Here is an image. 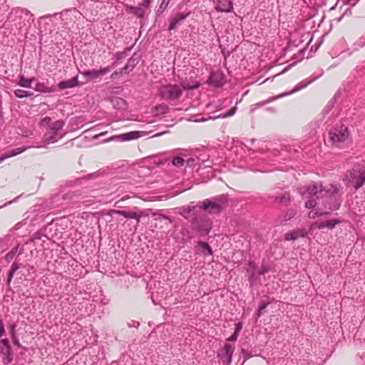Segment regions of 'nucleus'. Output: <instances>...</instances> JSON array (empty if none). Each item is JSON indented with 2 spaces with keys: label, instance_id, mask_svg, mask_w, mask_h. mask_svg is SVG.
<instances>
[{
  "label": "nucleus",
  "instance_id": "nucleus-12",
  "mask_svg": "<svg viewBox=\"0 0 365 365\" xmlns=\"http://www.w3.org/2000/svg\"><path fill=\"white\" fill-rule=\"evenodd\" d=\"M257 265L254 262H249L247 265L246 270L250 274L248 280L250 286H253L259 279V272H256Z\"/></svg>",
  "mask_w": 365,
  "mask_h": 365
},
{
  "label": "nucleus",
  "instance_id": "nucleus-48",
  "mask_svg": "<svg viewBox=\"0 0 365 365\" xmlns=\"http://www.w3.org/2000/svg\"><path fill=\"white\" fill-rule=\"evenodd\" d=\"M0 343L3 344L4 347L10 346L9 339H1Z\"/></svg>",
  "mask_w": 365,
  "mask_h": 365
},
{
  "label": "nucleus",
  "instance_id": "nucleus-45",
  "mask_svg": "<svg viewBox=\"0 0 365 365\" xmlns=\"http://www.w3.org/2000/svg\"><path fill=\"white\" fill-rule=\"evenodd\" d=\"M238 336H239V334H237V333L234 332V333L232 334V335L231 336H230V337L227 339V341H232H232H235L237 339Z\"/></svg>",
  "mask_w": 365,
  "mask_h": 365
},
{
  "label": "nucleus",
  "instance_id": "nucleus-32",
  "mask_svg": "<svg viewBox=\"0 0 365 365\" xmlns=\"http://www.w3.org/2000/svg\"><path fill=\"white\" fill-rule=\"evenodd\" d=\"M184 163H185V160L183 158H182L181 157H175L173 159V161H172V163L173 165L176 166V167H182L183 165H184Z\"/></svg>",
  "mask_w": 365,
  "mask_h": 365
},
{
  "label": "nucleus",
  "instance_id": "nucleus-1",
  "mask_svg": "<svg viewBox=\"0 0 365 365\" xmlns=\"http://www.w3.org/2000/svg\"><path fill=\"white\" fill-rule=\"evenodd\" d=\"M298 192L300 195L305 197H316L317 199L329 197L331 200H334V203L329 207L330 210H336L340 207V203L337 201L335 195L338 189L332 185L329 190H325L321 183L314 182L299 187Z\"/></svg>",
  "mask_w": 365,
  "mask_h": 365
},
{
  "label": "nucleus",
  "instance_id": "nucleus-24",
  "mask_svg": "<svg viewBox=\"0 0 365 365\" xmlns=\"http://www.w3.org/2000/svg\"><path fill=\"white\" fill-rule=\"evenodd\" d=\"M297 214V210L294 208L289 209L286 211L284 215L282 217L280 220L282 222H287L292 219Z\"/></svg>",
  "mask_w": 365,
  "mask_h": 365
},
{
  "label": "nucleus",
  "instance_id": "nucleus-52",
  "mask_svg": "<svg viewBox=\"0 0 365 365\" xmlns=\"http://www.w3.org/2000/svg\"><path fill=\"white\" fill-rule=\"evenodd\" d=\"M151 0H143L142 6L144 7H148L150 5Z\"/></svg>",
  "mask_w": 365,
  "mask_h": 365
},
{
  "label": "nucleus",
  "instance_id": "nucleus-19",
  "mask_svg": "<svg viewBox=\"0 0 365 365\" xmlns=\"http://www.w3.org/2000/svg\"><path fill=\"white\" fill-rule=\"evenodd\" d=\"M78 77L76 76V77H73L68 81H61L58 83V86L61 90H63L66 88H73V87L78 86Z\"/></svg>",
  "mask_w": 365,
  "mask_h": 365
},
{
  "label": "nucleus",
  "instance_id": "nucleus-28",
  "mask_svg": "<svg viewBox=\"0 0 365 365\" xmlns=\"http://www.w3.org/2000/svg\"><path fill=\"white\" fill-rule=\"evenodd\" d=\"M170 0H161V3L157 9V14L160 15L167 9Z\"/></svg>",
  "mask_w": 365,
  "mask_h": 365
},
{
  "label": "nucleus",
  "instance_id": "nucleus-51",
  "mask_svg": "<svg viewBox=\"0 0 365 365\" xmlns=\"http://www.w3.org/2000/svg\"><path fill=\"white\" fill-rule=\"evenodd\" d=\"M20 197H21V195L17 196V197H15L13 200H11V201H9V202H6V203L4 205V206H6L7 205H11V204L12 202H16V201L20 198ZM3 207H4V205H3ZM1 207H2V206H1Z\"/></svg>",
  "mask_w": 365,
  "mask_h": 365
},
{
  "label": "nucleus",
  "instance_id": "nucleus-58",
  "mask_svg": "<svg viewBox=\"0 0 365 365\" xmlns=\"http://www.w3.org/2000/svg\"><path fill=\"white\" fill-rule=\"evenodd\" d=\"M118 75H121V74L120 73V72H119V73H118V72H114V73H113L111 74L110 78H115L117 76H118Z\"/></svg>",
  "mask_w": 365,
  "mask_h": 365
},
{
  "label": "nucleus",
  "instance_id": "nucleus-46",
  "mask_svg": "<svg viewBox=\"0 0 365 365\" xmlns=\"http://www.w3.org/2000/svg\"><path fill=\"white\" fill-rule=\"evenodd\" d=\"M4 334H5L4 326V324H3V322L1 321V319H0V337L2 336L3 335H4Z\"/></svg>",
  "mask_w": 365,
  "mask_h": 365
},
{
  "label": "nucleus",
  "instance_id": "nucleus-40",
  "mask_svg": "<svg viewBox=\"0 0 365 365\" xmlns=\"http://www.w3.org/2000/svg\"><path fill=\"white\" fill-rule=\"evenodd\" d=\"M3 361L5 364H10L13 360V354H11L7 356H4Z\"/></svg>",
  "mask_w": 365,
  "mask_h": 365
},
{
  "label": "nucleus",
  "instance_id": "nucleus-8",
  "mask_svg": "<svg viewBox=\"0 0 365 365\" xmlns=\"http://www.w3.org/2000/svg\"><path fill=\"white\" fill-rule=\"evenodd\" d=\"M115 66V63H113L110 66H106L99 70H91L86 71L82 73L83 76L88 78V80H95L99 78L101 76L105 75L109 73Z\"/></svg>",
  "mask_w": 365,
  "mask_h": 365
},
{
  "label": "nucleus",
  "instance_id": "nucleus-44",
  "mask_svg": "<svg viewBox=\"0 0 365 365\" xmlns=\"http://www.w3.org/2000/svg\"><path fill=\"white\" fill-rule=\"evenodd\" d=\"M50 122H51V118L49 117H45L44 118H43L41 120V125L43 126V125H48L50 123Z\"/></svg>",
  "mask_w": 365,
  "mask_h": 365
},
{
  "label": "nucleus",
  "instance_id": "nucleus-41",
  "mask_svg": "<svg viewBox=\"0 0 365 365\" xmlns=\"http://www.w3.org/2000/svg\"><path fill=\"white\" fill-rule=\"evenodd\" d=\"M270 270V267L267 265H262L261 270L259 272V274H264Z\"/></svg>",
  "mask_w": 365,
  "mask_h": 365
},
{
  "label": "nucleus",
  "instance_id": "nucleus-50",
  "mask_svg": "<svg viewBox=\"0 0 365 365\" xmlns=\"http://www.w3.org/2000/svg\"><path fill=\"white\" fill-rule=\"evenodd\" d=\"M236 111V108H234L233 109H232L228 113H227L226 115H224V117H229V116H232L235 114Z\"/></svg>",
  "mask_w": 365,
  "mask_h": 365
},
{
  "label": "nucleus",
  "instance_id": "nucleus-53",
  "mask_svg": "<svg viewBox=\"0 0 365 365\" xmlns=\"http://www.w3.org/2000/svg\"><path fill=\"white\" fill-rule=\"evenodd\" d=\"M41 239V234L38 233V232H36L34 235V237H33V240H40Z\"/></svg>",
  "mask_w": 365,
  "mask_h": 365
},
{
  "label": "nucleus",
  "instance_id": "nucleus-26",
  "mask_svg": "<svg viewBox=\"0 0 365 365\" xmlns=\"http://www.w3.org/2000/svg\"><path fill=\"white\" fill-rule=\"evenodd\" d=\"M14 95L19 98H23L24 97L31 96H33V93L30 91H26L22 89H16L14 91Z\"/></svg>",
  "mask_w": 365,
  "mask_h": 365
},
{
  "label": "nucleus",
  "instance_id": "nucleus-7",
  "mask_svg": "<svg viewBox=\"0 0 365 365\" xmlns=\"http://www.w3.org/2000/svg\"><path fill=\"white\" fill-rule=\"evenodd\" d=\"M192 226L200 237H205L209 234L211 230V221L202 217H196L192 222Z\"/></svg>",
  "mask_w": 365,
  "mask_h": 365
},
{
  "label": "nucleus",
  "instance_id": "nucleus-33",
  "mask_svg": "<svg viewBox=\"0 0 365 365\" xmlns=\"http://www.w3.org/2000/svg\"><path fill=\"white\" fill-rule=\"evenodd\" d=\"M269 302H263L262 303L258 309L257 313V317L259 318L262 314L263 311L266 309V307L268 306Z\"/></svg>",
  "mask_w": 365,
  "mask_h": 365
},
{
  "label": "nucleus",
  "instance_id": "nucleus-59",
  "mask_svg": "<svg viewBox=\"0 0 365 365\" xmlns=\"http://www.w3.org/2000/svg\"><path fill=\"white\" fill-rule=\"evenodd\" d=\"M15 327L16 325L15 324H12L11 326V334H12V331H15L14 329H15Z\"/></svg>",
  "mask_w": 365,
  "mask_h": 365
},
{
  "label": "nucleus",
  "instance_id": "nucleus-63",
  "mask_svg": "<svg viewBox=\"0 0 365 365\" xmlns=\"http://www.w3.org/2000/svg\"><path fill=\"white\" fill-rule=\"evenodd\" d=\"M30 269H34V267L33 266H29Z\"/></svg>",
  "mask_w": 365,
  "mask_h": 365
},
{
  "label": "nucleus",
  "instance_id": "nucleus-56",
  "mask_svg": "<svg viewBox=\"0 0 365 365\" xmlns=\"http://www.w3.org/2000/svg\"><path fill=\"white\" fill-rule=\"evenodd\" d=\"M94 176H95V174H94V173H93V174H89V175H88L87 176H86V177L84 178V179H85V180H89V179L93 178Z\"/></svg>",
  "mask_w": 365,
  "mask_h": 365
},
{
  "label": "nucleus",
  "instance_id": "nucleus-16",
  "mask_svg": "<svg viewBox=\"0 0 365 365\" xmlns=\"http://www.w3.org/2000/svg\"><path fill=\"white\" fill-rule=\"evenodd\" d=\"M140 137L139 132L138 131H132L129 133H126L125 134L120 135H116L113 138H110L107 141H110L113 139H120L122 141H129L131 140L137 139Z\"/></svg>",
  "mask_w": 365,
  "mask_h": 365
},
{
  "label": "nucleus",
  "instance_id": "nucleus-18",
  "mask_svg": "<svg viewBox=\"0 0 365 365\" xmlns=\"http://www.w3.org/2000/svg\"><path fill=\"white\" fill-rule=\"evenodd\" d=\"M24 246L18 244L16 247H13L5 257L6 261L10 262L13 258L16 256V254L19 255L23 254L24 252Z\"/></svg>",
  "mask_w": 365,
  "mask_h": 365
},
{
  "label": "nucleus",
  "instance_id": "nucleus-10",
  "mask_svg": "<svg viewBox=\"0 0 365 365\" xmlns=\"http://www.w3.org/2000/svg\"><path fill=\"white\" fill-rule=\"evenodd\" d=\"M215 9L217 12L230 13L233 11V4L230 0H217Z\"/></svg>",
  "mask_w": 365,
  "mask_h": 365
},
{
  "label": "nucleus",
  "instance_id": "nucleus-39",
  "mask_svg": "<svg viewBox=\"0 0 365 365\" xmlns=\"http://www.w3.org/2000/svg\"><path fill=\"white\" fill-rule=\"evenodd\" d=\"M75 195H75L74 192H68L63 195L62 199L64 200H71V199H73Z\"/></svg>",
  "mask_w": 365,
  "mask_h": 365
},
{
  "label": "nucleus",
  "instance_id": "nucleus-38",
  "mask_svg": "<svg viewBox=\"0 0 365 365\" xmlns=\"http://www.w3.org/2000/svg\"><path fill=\"white\" fill-rule=\"evenodd\" d=\"M11 338H12V341H13L14 344L18 347H20L21 344L15 334V331H12Z\"/></svg>",
  "mask_w": 365,
  "mask_h": 365
},
{
  "label": "nucleus",
  "instance_id": "nucleus-34",
  "mask_svg": "<svg viewBox=\"0 0 365 365\" xmlns=\"http://www.w3.org/2000/svg\"><path fill=\"white\" fill-rule=\"evenodd\" d=\"M0 354L3 356H7L13 354L11 346L2 347L0 349Z\"/></svg>",
  "mask_w": 365,
  "mask_h": 365
},
{
  "label": "nucleus",
  "instance_id": "nucleus-54",
  "mask_svg": "<svg viewBox=\"0 0 365 365\" xmlns=\"http://www.w3.org/2000/svg\"><path fill=\"white\" fill-rule=\"evenodd\" d=\"M115 101L118 103V104H125V101L123 99L120 98H117L115 99Z\"/></svg>",
  "mask_w": 365,
  "mask_h": 365
},
{
  "label": "nucleus",
  "instance_id": "nucleus-3",
  "mask_svg": "<svg viewBox=\"0 0 365 365\" xmlns=\"http://www.w3.org/2000/svg\"><path fill=\"white\" fill-rule=\"evenodd\" d=\"M329 143L331 146L343 148L350 143L348 128L344 125L334 127L329 132Z\"/></svg>",
  "mask_w": 365,
  "mask_h": 365
},
{
  "label": "nucleus",
  "instance_id": "nucleus-36",
  "mask_svg": "<svg viewBox=\"0 0 365 365\" xmlns=\"http://www.w3.org/2000/svg\"><path fill=\"white\" fill-rule=\"evenodd\" d=\"M153 216L155 217V220H159V219H165V220H168L169 222H171V220H170V217L168 216L162 215L160 213L153 212Z\"/></svg>",
  "mask_w": 365,
  "mask_h": 365
},
{
  "label": "nucleus",
  "instance_id": "nucleus-4",
  "mask_svg": "<svg viewBox=\"0 0 365 365\" xmlns=\"http://www.w3.org/2000/svg\"><path fill=\"white\" fill-rule=\"evenodd\" d=\"M227 201L226 195H221L212 200H204L200 207L210 214L220 213Z\"/></svg>",
  "mask_w": 365,
  "mask_h": 365
},
{
  "label": "nucleus",
  "instance_id": "nucleus-14",
  "mask_svg": "<svg viewBox=\"0 0 365 365\" xmlns=\"http://www.w3.org/2000/svg\"><path fill=\"white\" fill-rule=\"evenodd\" d=\"M189 15L187 14L179 13L176 14L174 17L170 19V23L169 26V30H174L178 25H180L181 23Z\"/></svg>",
  "mask_w": 365,
  "mask_h": 365
},
{
  "label": "nucleus",
  "instance_id": "nucleus-30",
  "mask_svg": "<svg viewBox=\"0 0 365 365\" xmlns=\"http://www.w3.org/2000/svg\"><path fill=\"white\" fill-rule=\"evenodd\" d=\"M130 10L133 14H134L135 15L138 16L140 18H142L144 16L145 11L141 8L131 6Z\"/></svg>",
  "mask_w": 365,
  "mask_h": 365
},
{
  "label": "nucleus",
  "instance_id": "nucleus-11",
  "mask_svg": "<svg viewBox=\"0 0 365 365\" xmlns=\"http://www.w3.org/2000/svg\"><path fill=\"white\" fill-rule=\"evenodd\" d=\"M208 81L215 87H221L225 83V75L222 71L212 72Z\"/></svg>",
  "mask_w": 365,
  "mask_h": 365
},
{
  "label": "nucleus",
  "instance_id": "nucleus-17",
  "mask_svg": "<svg viewBox=\"0 0 365 365\" xmlns=\"http://www.w3.org/2000/svg\"><path fill=\"white\" fill-rule=\"evenodd\" d=\"M234 350L235 348L232 345L226 344L222 350V359L227 363H230Z\"/></svg>",
  "mask_w": 365,
  "mask_h": 365
},
{
  "label": "nucleus",
  "instance_id": "nucleus-5",
  "mask_svg": "<svg viewBox=\"0 0 365 365\" xmlns=\"http://www.w3.org/2000/svg\"><path fill=\"white\" fill-rule=\"evenodd\" d=\"M65 122L62 120H58L50 125L45 132L43 139V142L46 144L54 143L57 142L58 139L63 137V135H59V131L63 128Z\"/></svg>",
  "mask_w": 365,
  "mask_h": 365
},
{
  "label": "nucleus",
  "instance_id": "nucleus-35",
  "mask_svg": "<svg viewBox=\"0 0 365 365\" xmlns=\"http://www.w3.org/2000/svg\"><path fill=\"white\" fill-rule=\"evenodd\" d=\"M129 50L130 48H126L125 51L116 53L115 55L116 61L123 59L126 56V51Z\"/></svg>",
  "mask_w": 365,
  "mask_h": 365
},
{
  "label": "nucleus",
  "instance_id": "nucleus-2",
  "mask_svg": "<svg viewBox=\"0 0 365 365\" xmlns=\"http://www.w3.org/2000/svg\"><path fill=\"white\" fill-rule=\"evenodd\" d=\"M197 84L190 86L184 84L182 86L177 84H167L158 88V96L160 98L168 101H178L182 95L183 90L197 88Z\"/></svg>",
  "mask_w": 365,
  "mask_h": 365
},
{
  "label": "nucleus",
  "instance_id": "nucleus-42",
  "mask_svg": "<svg viewBox=\"0 0 365 365\" xmlns=\"http://www.w3.org/2000/svg\"><path fill=\"white\" fill-rule=\"evenodd\" d=\"M14 274H15V272L11 271V270L9 272L8 275H7V280H6L7 284L9 285L11 284Z\"/></svg>",
  "mask_w": 365,
  "mask_h": 365
},
{
  "label": "nucleus",
  "instance_id": "nucleus-62",
  "mask_svg": "<svg viewBox=\"0 0 365 365\" xmlns=\"http://www.w3.org/2000/svg\"><path fill=\"white\" fill-rule=\"evenodd\" d=\"M329 107L330 108H331L333 107V103H331V104H330V103H329Z\"/></svg>",
  "mask_w": 365,
  "mask_h": 365
},
{
  "label": "nucleus",
  "instance_id": "nucleus-31",
  "mask_svg": "<svg viewBox=\"0 0 365 365\" xmlns=\"http://www.w3.org/2000/svg\"><path fill=\"white\" fill-rule=\"evenodd\" d=\"M26 150V148H16V149L12 150L9 153H7L6 155H7L8 158H11V157L16 156V155L23 153Z\"/></svg>",
  "mask_w": 365,
  "mask_h": 365
},
{
  "label": "nucleus",
  "instance_id": "nucleus-47",
  "mask_svg": "<svg viewBox=\"0 0 365 365\" xmlns=\"http://www.w3.org/2000/svg\"><path fill=\"white\" fill-rule=\"evenodd\" d=\"M242 326L240 322L236 324L235 332L239 334V333L242 330Z\"/></svg>",
  "mask_w": 365,
  "mask_h": 365
},
{
  "label": "nucleus",
  "instance_id": "nucleus-15",
  "mask_svg": "<svg viewBox=\"0 0 365 365\" xmlns=\"http://www.w3.org/2000/svg\"><path fill=\"white\" fill-rule=\"evenodd\" d=\"M115 212L119 215L123 216L125 218L135 219V220H137L138 223L139 222L140 219L141 217L146 216V215H145L143 212H140V213H137V212H128V211L123 210H115Z\"/></svg>",
  "mask_w": 365,
  "mask_h": 365
},
{
  "label": "nucleus",
  "instance_id": "nucleus-20",
  "mask_svg": "<svg viewBox=\"0 0 365 365\" xmlns=\"http://www.w3.org/2000/svg\"><path fill=\"white\" fill-rule=\"evenodd\" d=\"M291 197L289 193L284 192L282 193L279 196H276L274 198V202L277 204L281 205H288V203L290 202Z\"/></svg>",
  "mask_w": 365,
  "mask_h": 365
},
{
  "label": "nucleus",
  "instance_id": "nucleus-43",
  "mask_svg": "<svg viewBox=\"0 0 365 365\" xmlns=\"http://www.w3.org/2000/svg\"><path fill=\"white\" fill-rule=\"evenodd\" d=\"M20 268V264L16 262H14L12 265H11V271L14 272H16Z\"/></svg>",
  "mask_w": 365,
  "mask_h": 365
},
{
  "label": "nucleus",
  "instance_id": "nucleus-27",
  "mask_svg": "<svg viewBox=\"0 0 365 365\" xmlns=\"http://www.w3.org/2000/svg\"><path fill=\"white\" fill-rule=\"evenodd\" d=\"M197 245H198L199 247H200L202 249V252L207 251L206 255H212V250L210 246L208 245V243L202 242V241H199Z\"/></svg>",
  "mask_w": 365,
  "mask_h": 365
},
{
  "label": "nucleus",
  "instance_id": "nucleus-37",
  "mask_svg": "<svg viewBox=\"0 0 365 365\" xmlns=\"http://www.w3.org/2000/svg\"><path fill=\"white\" fill-rule=\"evenodd\" d=\"M317 205V202L314 198H312L306 202L305 206L307 208H314Z\"/></svg>",
  "mask_w": 365,
  "mask_h": 365
},
{
  "label": "nucleus",
  "instance_id": "nucleus-22",
  "mask_svg": "<svg viewBox=\"0 0 365 365\" xmlns=\"http://www.w3.org/2000/svg\"><path fill=\"white\" fill-rule=\"evenodd\" d=\"M339 222H340V221L338 220H335V219L329 220L325 222H320L318 225V228L323 229L325 227H328L329 229H332L336 226V225L339 224Z\"/></svg>",
  "mask_w": 365,
  "mask_h": 365
},
{
  "label": "nucleus",
  "instance_id": "nucleus-61",
  "mask_svg": "<svg viewBox=\"0 0 365 365\" xmlns=\"http://www.w3.org/2000/svg\"><path fill=\"white\" fill-rule=\"evenodd\" d=\"M182 232L183 235H185V233L186 234L188 233V231L187 230H183Z\"/></svg>",
  "mask_w": 365,
  "mask_h": 365
},
{
  "label": "nucleus",
  "instance_id": "nucleus-25",
  "mask_svg": "<svg viewBox=\"0 0 365 365\" xmlns=\"http://www.w3.org/2000/svg\"><path fill=\"white\" fill-rule=\"evenodd\" d=\"M35 90L41 93H51L53 91V89L48 88L43 83H37L36 84Z\"/></svg>",
  "mask_w": 365,
  "mask_h": 365
},
{
  "label": "nucleus",
  "instance_id": "nucleus-23",
  "mask_svg": "<svg viewBox=\"0 0 365 365\" xmlns=\"http://www.w3.org/2000/svg\"><path fill=\"white\" fill-rule=\"evenodd\" d=\"M34 81V78H26L24 76L19 77L18 85L24 88H31V83Z\"/></svg>",
  "mask_w": 365,
  "mask_h": 365
},
{
  "label": "nucleus",
  "instance_id": "nucleus-9",
  "mask_svg": "<svg viewBox=\"0 0 365 365\" xmlns=\"http://www.w3.org/2000/svg\"><path fill=\"white\" fill-rule=\"evenodd\" d=\"M349 182L353 185L355 189H359L365 182V175L363 173L353 170L350 173Z\"/></svg>",
  "mask_w": 365,
  "mask_h": 365
},
{
  "label": "nucleus",
  "instance_id": "nucleus-60",
  "mask_svg": "<svg viewBox=\"0 0 365 365\" xmlns=\"http://www.w3.org/2000/svg\"><path fill=\"white\" fill-rule=\"evenodd\" d=\"M51 16H52L51 15L48 14V15H46V16H41L40 19H43L50 18Z\"/></svg>",
  "mask_w": 365,
  "mask_h": 365
},
{
  "label": "nucleus",
  "instance_id": "nucleus-29",
  "mask_svg": "<svg viewBox=\"0 0 365 365\" xmlns=\"http://www.w3.org/2000/svg\"><path fill=\"white\" fill-rule=\"evenodd\" d=\"M299 236H300L299 231L291 232H288L285 235L284 240L287 241L295 240Z\"/></svg>",
  "mask_w": 365,
  "mask_h": 365
},
{
  "label": "nucleus",
  "instance_id": "nucleus-13",
  "mask_svg": "<svg viewBox=\"0 0 365 365\" xmlns=\"http://www.w3.org/2000/svg\"><path fill=\"white\" fill-rule=\"evenodd\" d=\"M139 56L137 53H133V56L128 60L126 64L120 71V73H128L131 71L138 63Z\"/></svg>",
  "mask_w": 365,
  "mask_h": 365
},
{
  "label": "nucleus",
  "instance_id": "nucleus-49",
  "mask_svg": "<svg viewBox=\"0 0 365 365\" xmlns=\"http://www.w3.org/2000/svg\"><path fill=\"white\" fill-rule=\"evenodd\" d=\"M266 110L271 113H275L277 112V108L275 107H268L266 108Z\"/></svg>",
  "mask_w": 365,
  "mask_h": 365
},
{
  "label": "nucleus",
  "instance_id": "nucleus-55",
  "mask_svg": "<svg viewBox=\"0 0 365 365\" xmlns=\"http://www.w3.org/2000/svg\"><path fill=\"white\" fill-rule=\"evenodd\" d=\"M9 158L6 153L3 155L2 156L0 157V163H2L4 160Z\"/></svg>",
  "mask_w": 365,
  "mask_h": 365
},
{
  "label": "nucleus",
  "instance_id": "nucleus-57",
  "mask_svg": "<svg viewBox=\"0 0 365 365\" xmlns=\"http://www.w3.org/2000/svg\"><path fill=\"white\" fill-rule=\"evenodd\" d=\"M317 215V212H310L309 213V218H314V217H315V216H316Z\"/></svg>",
  "mask_w": 365,
  "mask_h": 365
},
{
  "label": "nucleus",
  "instance_id": "nucleus-6",
  "mask_svg": "<svg viewBox=\"0 0 365 365\" xmlns=\"http://www.w3.org/2000/svg\"><path fill=\"white\" fill-rule=\"evenodd\" d=\"M310 83H311V81H309V82H300L299 84H297L293 88L292 91H289V92H284V93H282L279 94L277 96L269 97L267 100H264V101L258 102L257 103H255V104L251 106V107H250V112L252 113L255 110H256L257 109H259V108H261V107H262V106H265V105H267V104H268V103H269L271 102H273L275 100H277V99H279L280 98H282V97H284V96L293 94V93L300 91L302 88L307 87Z\"/></svg>",
  "mask_w": 365,
  "mask_h": 365
},
{
  "label": "nucleus",
  "instance_id": "nucleus-21",
  "mask_svg": "<svg viewBox=\"0 0 365 365\" xmlns=\"http://www.w3.org/2000/svg\"><path fill=\"white\" fill-rule=\"evenodd\" d=\"M168 109L169 108L166 104L161 103L155 106L153 108L152 112L155 115H164L168 113Z\"/></svg>",
  "mask_w": 365,
  "mask_h": 365
}]
</instances>
